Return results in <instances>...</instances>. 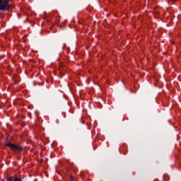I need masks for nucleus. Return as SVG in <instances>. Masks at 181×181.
I'll use <instances>...</instances> for the list:
<instances>
[{"instance_id": "obj_4", "label": "nucleus", "mask_w": 181, "mask_h": 181, "mask_svg": "<svg viewBox=\"0 0 181 181\" xmlns=\"http://www.w3.org/2000/svg\"><path fill=\"white\" fill-rule=\"evenodd\" d=\"M7 181H15V177H9L7 178Z\"/></svg>"}, {"instance_id": "obj_2", "label": "nucleus", "mask_w": 181, "mask_h": 181, "mask_svg": "<svg viewBox=\"0 0 181 181\" xmlns=\"http://www.w3.org/2000/svg\"><path fill=\"white\" fill-rule=\"evenodd\" d=\"M5 145H6V146H8V148H11V149L12 151H21L22 149V147L13 145L12 144H11L10 142L6 141L5 142Z\"/></svg>"}, {"instance_id": "obj_1", "label": "nucleus", "mask_w": 181, "mask_h": 181, "mask_svg": "<svg viewBox=\"0 0 181 181\" xmlns=\"http://www.w3.org/2000/svg\"><path fill=\"white\" fill-rule=\"evenodd\" d=\"M9 6V0H0V11H5Z\"/></svg>"}, {"instance_id": "obj_3", "label": "nucleus", "mask_w": 181, "mask_h": 181, "mask_svg": "<svg viewBox=\"0 0 181 181\" xmlns=\"http://www.w3.org/2000/svg\"><path fill=\"white\" fill-rule=\"evenodd\" d=\"M14 181H22V179L21 177H18L16 175H15Z\"/></svg>"}]
</instances>
